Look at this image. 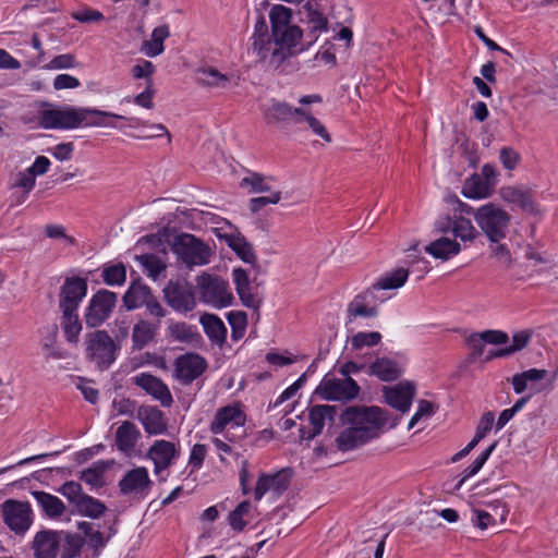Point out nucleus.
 <instances>
[{"label": "nucleus", "mask_w": 558, "mask_h": 558, "mask_svg": "<svg viewBox=\"0 0 558 558\" xmlns=\"http://www.w3.org/2000/svg\"><path fill=\"white\" fill-rule=\"evenodd\" d=\"M375 292L376 291L371 287L355 295L348 304L345 320V328L348 331H353V328H351L350 325L353 324L357 317L373 318L378 315V306L375 302Z\"/></svg>", "instance_id": "f3484780"}, {"label": "nucleus", "mask_w": 558, "mask_h": 558, "mask_svg": "<svg viewBox=\"0 0 558 558\" xmlns=\"http://www.w3.org/2000/svg\"><path fill=\"white\" fill-rule=\"evenodd\" d=\"M434 231L439 234L451 233L453 239H459L463 243L473 242L480 235L471 219L461 215L439 216L434 222Z\"/></svg>", "instance_id": "f8f14e48"}, {"label": "nucleus", "mask_w": 558, "mask_h": 558, "mask_svg": "<svg viewBox=\"0 0 558 558\" xmlns=\"http://www.w3.org/2000/svg\"><path fill=\"white\" fill-rule=\"evenodd\" d=\"M85 545V537L78 533L69 531L62 532L61 555L60 558H77L82 554Z\"/></svg>", "instance_id": "79ce46f5"}, {"label": "nucleus", "mask_w": 558, "mask_h": 558, "mask_svg": "<svg viewBox=\"0 0 558 558\" xmlns=\"http://www.w3.org/2000/svg\"><path fill=\"white\" fill-rule=\"evenodd\" d=\"M199 323L204 328V332L208 339L221 347L227 340V327L223 322L215 314H204L199 318Z\"/></svg>", "instance_id": "f704fd0d"}, {"label": "nucleus", "mask_w": 558, "mask_h": 558, "mask_svg": "<svg viewBox=\"0 0 558 558\" xmlns=\"http://www.w3.org/2000/svg\"><path fill=\"white\" fill-rule=\"evenodd\" d=\"M142 266L147 272V276L156 280L160 274L166 270V265L155 254H143L138 257Z\"/></svg>", "instance_id": "6e6d98bb"}, {"label": "nucleus", "mask_w": 558, "mask_h": 558, "mask_svg": "<svg viewBox=\"0 0 558 558\" xmlns=\"http://www.w3.org/2000/svg\"><path fill=\"white\" fill-rule=\"evenodd\" d=\"M61 326L68 342H77L78 335L82 331V323L78 318L77 311H61Z\"/></svg>", "instance_id": "c03bdc74"}, {"label": "nucleus", "mask_w": 558, "mask_h": 558, "mask_svg": "<svg viewBox=\"0 0 558 558\" xmlns=\"http://www.w3.org/2000/svg\"><path fill=\"white\" fill-rule=\"evenodd\" d=\"M340 407L329 404H316L311 408L308 413V420L312 427L322 432L325 425V421L335 422L338 415Z\"/></svg>", "instance_id": "a19ab883"}, {"label": "nucleus", "mask_w": 558, "mask_h": 558, "mask_svg": "<svg viewBox=\"0 0 558 558\" xmlns=\"http://www.w3.org/2000/svg\"><path fill=\"white\" fill-rule=\"evenodd\" d=\"M87 278L80 276L66 277L59 291L60 311H78V307L87 295Z\"/></svg>", "instance_id": "4468645a"}, {"label": "nucleus", "mask_w": 558, "mask_h": 558, "mask_svg": "<svg viewBox=\"0 0 558 558\" xmlns=\"http://www.w3.org/2000/svg\"><path fill=\"white\" fill-rule=\"evenodd\" d=\"M232 278L235 291L242 304L247 308H258L260 301L251 292V282L247 271L243 268H234L232 270Z\"/></svg>", "instance_id": "bb28decb"}, {"label": "nucleus", "mask_w": 558, "mask_h": 558, "mask_svg": "<svg viewBox=\"0 0 558 558\" xmlns=\"http://www.w3.org/2000/svg\"><path fill=\"white\" fill-rule=\"evenodd\" d=\"M153 294L151 289L141 283L140 280L132 281L125 291L122 301L128 311H133L145 305L149 296Z\"/></svg>", "instance_id": "72a5a7b5"}, {"label": "nucleus", "mask_w": 558, "mask_h": 558, "mask_svg": "<svg viewBox=\"0 0 558 558\" xmlns=\"http://www.w3.org/2000/svg\"><path fill=\"white\" fill-rule=\"evenodd\" d=\"M171 250L187 265H206L211 254L207 244L190 233L174 236Z\"/></svg>", "instance_id": "39448f33"}, {"label": "nucleus", "mask_w": 558, "mask_h": 558, "mask_svg": "<svg viewBox=\"0 0 558 558\" xmlns=\"http://www.w3.org/2000/svg\"><path fill=\"white\" fill-rule=\"evenodd\" d=\"M149 485L148 472L143 466L129 471L119 482V488L123 495L143 492Z\"/></svg>", "instance_id": "cd10ccee"}, {"label": "nucleus", "mask_w": 558, "mask_h": 558, "mask_svg": "<svg viewBox=\"0 0 558 558\" xmlns=\"http://www.w3.org/2000/svg\"><path fill=\"white\" fill-rule=\"evenodd\" d=\"M475 221L490 243L506 238L511 216L495 203H487L476 209Z\"/></svg>", "instance_id": "20e7f679"}, {"label": "nucleus", "mask_w": 558, "mask_h": 558, "mask_svg": "<svg viewBox=\"0 0 558 558\" xmlns=\"http://www.w3.org/2000/svg\"><path fill=\"white\" fill-rule=\"evenodd\" d=\"M108 468V463L105 461H97L94 466L84 470L81 474V480L92 487H102L105 485L104 482V473Z\"/></svg>", "instance_id": "603ef678"}, {"label": "nucleus", "mask_w": 558, "mask_h": 558, "mask_svg": "<svg viewBox=\"0 0 558 558\" xmlns=\"http://www.w3.org/2000/svg\"><path fill=\"white\" fill-rule=\"evenodd\" d=\"M63 530L38 531L32 542L35 558H57L62 543Z\"/></svg>", "instance_id": "a211bd4d"}, {"label": "nucleus", "mask_w": 558, "mask_h": 558, "mask_svg": "<svg viewBox=\"0 0 558 558\" xmlns=\"http://www.w3.org/2000/svg\"><path fill=\"white\" fill-rule=\"evenodd\" d=\"M167 337L180 341V342H191L199 335L195 331V327L187 325L184 322H172L167 328Z\"/></svg>", "instance_id": "de8ad7c7"}, {"label": "nucleus", "mask_w": 558, "mask_h": 558, "mask_svg": "<svg viewBox=\"0 0 558 558\" xmlns=\"http://www.w3.org/2000/svg\"><path fill=\"white\" fill-rule=\"evenodd\" d=\"M302 114H305V109L292 107L284 101H274L265 112V121L268 124H278L293 121L294 123L302 122Z\"/></svg>", "instance_id": "4be33fe9"}, {"label": "nucleus", "mask_w": 558, "mask_h": 558, "mask_svg": "<svg viewBox=\"0 0 558 558\" xmlns=\"http://www.w3.org/2000/svg\"><path fill=\"white\" fill-rule=\"evenodd\" d=\"M245 418V414L239 405L229 404L217 411L209 429L213 434H220L229 424H232V426H243Z\"/></svg>", "instance_id": "393cba45"}, {"label": "nucleus", "mask_w": 558, "mask_h": 558, "mask_svg": "<svg viewBox=\"0 0 558 558\" xmlns=\"http://www.w3.org/2000/svg\"><path fill=\"white\" fill-rule=\"evenodd\" d=\"M133 383L147 395L158 400L163 408H170L173 403L172 395L168 386L157 376L150 373H140L132 378Z\"/></svg>", "instance_id": "6ab92c4d"}, {"label": "nucleus", "mask_w": 558, "mask_h": 558, "mask_svg": "<svg viewBox=\"0 0 558 558\" xmlns=\"http://www.w3.org/2000/svg\"><path fill=\"white\" fill-rule=\"evenodd\" d=\"M360 390L353 378H336L327 374L315 389V393L324 400L347 402L356 398Z\"/></svg>", "instance_id": "1a4fd4ad"}, {"label": "nucleus", "mask_w": 558, "mask_h": 558, "mask_svg": "<svg viewBox=\"0 0 558 558\" xmlns=\"http://www.w3.org/2000/svg\"><path fill=\"white\" fill-rule=\"evenodd\" d=\"M138 417L148 435H160L167 429L163 413L156 407L140 409Z\"/></svg>", "instance_id": "c9c22d12"}, {"label": "nucleus", "mask_w": 558, "mask_h": 558, "mask_svg": "<svg viewBox=\"0 0 558 558\" xmlns=\"http://www.w3.org/2000/svg\"><path fill=\"white\" fill-rule=\"evenodd\" d=\"M292 477L291 469H282L274 474H269L271 485V495L279 498L289 488Z\"/></svg>", "instance_id": "3c124183"}, {"label": "nucleus", "mask_w": 558, "mask_h": 558, "mask_svg": "<svg viewBox=\"0 0 558 558\" xmlns=\"http://www.w3.org/2000/svg\"><path fill=\"white\" fill-rule=\"evenodd\" d=\"M494 421H495V415L493 412L488 411V412H485L481 420H480V423L476 427V432H475V435L474 437L472 438V440L469 442V445H471L473 448H475L477 446V444L486 436V434L492 429L493 427V424H494Z\"/></svg>", "instance_id": "052dcab7"}, {"label": "nucleus", "mask_w": 558, "mask_h": 558, "mask_svg": "<svg viewBox=\"0 0 558 558\" xmlns=\"http://www.w3.org/2000/svg\"><path fill=\"white\" fill-rule=\"evenodd\" d=\"M558 377V369L549 373L546 369L530 368L522 373H517L511 378L513 391L517 395L523 393L527 389V383H531V393H541L551 391Z\"/></svg>", "instance_id": "0eeeda50"}, {"label": "nucleus", "mask_w": 558, "mask_h": 558, "mask_svg": "<svg viewBox=\"0 0 558 558\" xmlns=\"http://www.w3.org/2000/svg\"><path fill=\"white\" fill-rule=\"evenodd\" d=\"M140 436L141 433L135 424L130 421H125L116 432V446L120 451L128 452L135 447Z\"/></svg>", "instance_id": "e433bc0d"}, {"label": "nucleus", "mask_w": 558, "mask_h": 558, "mask_svg": "<svg viewBox=\"0 0 558 558\" xmlns=\"http://www.w3.org/2000/svg\"><path fill=\"white\" fill-rule=\"evenodd\" d=\"M252 39L253 51L257 53L260 60H265L270 49L272 37L269 35L268 25L263 14H259L256 19Z\"/></svg>", "instance_id": "473e14b6"}, {"label": "nucleus", "mask_w": 558, "mask_h": 558, "mask_svg": "<svg viewBox=\"0 0 558 558\" xmlns=\"http://www.w3.org/2000/svg\"><path fill=\"white\" fill-rule=\"evenodd\" d=\"M144 307L146 310V314L154 319L153 322H158L159 324L169 313L154 294L149 296Z\"/></svg>", "instance_id": "680f3d73"}, {"label": "nucleus", "mask_w": 558, "mask_h": 558, "mask_svg": "<svg viewBox=\"0 0 558 558\" xmlns=\"http://www.w3.org/2000/svg\"><path fill=\"white\" fill-rule=\"evenodd\" d=\"M269 20L271 43L274 41L278 46L271 52L270 62L278 68L287 58L301 52L300 49H293L301 43L303 31L298 25L291 24L292 11L282 4H275L271 8Z\"/></svg>", "instance_id": "f03ea898"}, {"label": "nucleus", "mask_w": 558, "mask_h": 558, "mask_svg": "<svg viewBox=\"0 0 558 558\" xmlns=\"http://www.w3.org/2000/svg\"><path fill=\"white\" fill-rule=\"evenodd\" d=\"M386 402L393 409L405 413L412 405L415 396V385L411 381H401L395 387H384Z\"/></svg>", "instance_id": "aec40b11"}, {"label": "nucleus", "mask_w": 558, "mask_h": 558, "mask_svg": "<svg viewBox=\"0 0 558 558\" xmlns=\"http://www.w3.org/2000/svg\"><path fill=\"white\" fill-rule=\"evenodd\" d=\"M83 108L45 109L39 113V125L46 130H72L81 126L85 120Z\"/></svg>", "instance_id": "9b49d317"}, {"label": "nucleus", "mask_w": 558, "mask_h": 558, "mask_svg": "<svg viewBox=\"0 0 558 558\" xmlns=\"http://www.w3.org/2000/svg\"><path fill=\"white\" fill-rule=\"evenodd\" d=\"M147 456L153 460L154 471L158 474L173 463V460L179 457V450L173 442L158 439L150 446Z\"/></svg>", "instance_id": "412c9836"}, {"label": "nucleus", "mask_w": 558, "mask_h": 558, "mask_svg": "<svg viewBox=\"0 0 558 558\" xmlns=\"http://www.w3.org/2000/svg\"><path fill=\"white\" fill-rule=\"evenodd\" d=\"M208 363L198 353L187 352L174 360V377L184 386L191 385L205 373Z\"/></svg>", "instance_id": "dca6fc26"}, {"label": "nucleus", "mask_w": 558, "mask_h": 558, "mask_svg": "<svg viewBox=\"0 0 558 558\" xmlns=\"http://www.w3.org/2000/svg\"><path fill=\"white\" fill-rule=\"evenodd\" d=\"M301 22L307 25L306 38L308 39L300 48V51L307 50L319 37L323 32L328 31V19L323 13L318 3L307 1L300 11Z\"/></svg>", "instance_id": "2eb2a0df"}, {"label": "nucleus", "mask_w": 558, "mask_h": 558, "mask_svg": "<svg viewBox=\"0 0 558 558\" xmlns=\"http://www.w3.org/2000/svg\"><path fill=\"white\" fill-rule=\"evenodd\" d=\"M196 81L202 86L223 88L229 82L227 75L211 66L199 68L196 71Z\"/></svg>", "instance_id": "49530a36"}, {"label": "nucleus", "mask_w": 558, "mask_h": 558, "mask_svg": "<svg viewBox=\"0 0 558 558\" xmlns=\"http://www.w3.org/2000/svg\"><path fill=\"white\" fill-rule=\"evenodd\" d=\"M240 185L241 187L250 186V193H265L271 191L267 179L258 172H251L250 175L244 177Z\"/></svg>", "instance_id": "4d7b16f0"}, {"label": "nucleus", "mask_w": 558, "mask_h": 558, "mask_svg": "<svg viewBox=\"0 0 558 558\" xmlns=\"http://www.w3.org/2000/svg\"><path fill=\"white\" fill-rule=\"evenodd\" d=\"M368 375L376 376L381 381H393L402 375V368L395 360L377 357L367 367Z\"/></svg>", "instance_id": "7c9ffc66"}, {"label": "nucleus", "mask_w": 558, "mask_h": 558, "mask_svg": "<svg viewBox=\"0 0 558 558\" xmlns=\"http://www.w3.org/2000/svg\"><path fill=\"white\" fill-rule=\"evenodd\" d=\"M162 293L166 303L178 313L186 314L196 306L194 286L184 278L170 279Z\"/></svg>", "instance_id": "423d86ee"}, {"label": "nucleus", "mask_w": 558, "mask_h": 558, "mask_svg": "<svg viewBox=\"0 0 558 558\" xmlns=\"http://www.w3.org/2000/svg\"><path fill=\"white\" fill-rule=\"evenodd\" d=\"M156 68L153 62L148 60H140L137 64H135L132 70V76L136 80L146 78L147 82L151 80L153 74L155 73Z\"/></svg>", "instance_id": "774afa93"}, {"label": "nucleus", "mask_w": 558, "mask_h": 558, "mask_svg": "<svg viewBox=\"0 0 558 558\" xmlns=\"http://www.w3.org/2000/svg\"><path fill=\"white\" fill-rule=\"evenodd\" d=\"M425 252L436 259L448 260L461 252V244L456 239L442 234L426 245Z\"/></svg>", "instance_id": "c85d7f7f"}, {"label": "nucleus", "mask_w": 558, "mask_h": 558, "mask_svg": "<svg viewBox=\"0 0 558 558\" xmlns=\"http://www.w3.org/2000/svg\"><path fill=\"white\" fill-rule=\"evenodd\" d=\"M281 199V192H272L269 196H259L250 199V210L252 213H258L269 204H278Z\"/></svg>", "instance_id": "338daca9"}, {"label": "nucleus", "mask_w": 558, "mask_h": 558, "mask_svg": "<svg viewBox=\"0 0 558 558\" xmlns=\"http://www.w3.org/2000/svg\"><path fill=\"white\" fill-rule=\"evenodd\" d=\"M101 277L107 286H122L126 280V268L122 263L106 264Z\"/></svg>", "instance_id": "8fccbe9b"}, {"label": "nucleus", "mask_w": 558, "mask_h": 558, "mask_svg": "<svg viewBox=\"0 0 558 558\" xmlns=\"http://www.w3.org/2000/svg\"><path fill=\"white\" fill-rule=\"evenodd\" d=\"M170 36L168 25L155 27L151 32L150 40H145L142 45V51L150 58L161 54L165 50L163 41Z\"/></svg>", "instance_id": "58836bf2"}, {"label": "nucleus", "mask_w": 558, "mask_h": 558, "mask_svg": "<svg viewBox=\"0 0 558 558\" xmlns=\"http://www.w3.org/2000/svg\"><path fill=\"white\" fill-rule=\"evenodd\" d=\"M461 193L464 197L471 199L485 198L490 194V186L482 175L473 173L464 181Z\"/></svg>", "instance_id": "ea45409f"}, {"label": "nucleus", "mask_w": 558, "mask_h": 558, "mask_svg": "<svg viewBox=\"0 0 558 558\" xmlns=\"http://www.w3.org/2000/svg\"><path fill=\"white\" fill-rule=\"evenodd\" d=\"M500 196L505 202L517 205L525 213H537L532 191L523 185L504 186L500 189Z\"/></svg>", "instance_id": "b1692460"}, {"label": "nucleus", "mask_w": 558, "mask_h": 558, "mask_svg": "<svg viewBox=\"0 0 558 558\" xmlns=\"http://www.w3.org/2000/svg\"><path fill=\"white\" fill-rule=\"evenodd\" d=\"M381 333L378 331H360L352 336L351 345L355 350H360L364 347H375L381 341Z\"/></svg>", "instance_id": "13d9d810"}, {"label": "nucleus", "mask_w": 558, "mask_h": 558, "mask_svg": "<svg viewBox=\"0 0 558 558\" xmlns=\"http://www.w3.org/2000/svg\"><path fill=\"white\" fill-rule=\"evenodd\" d=\"M4 524L15 534L23 535L33 524V510L27 501L8 499L1 505Z\"/></svg>", "instance_id": "ddd939ff"}, {"label": "nucleus", "mask_w": 558, "mask_h": 558, "mask_svg": "<svg viewBox=\"0 0 558 558\" xmlns=\"http://www.w3.org/2000/svg\"><path fill=\"white\" fill-rule=\"evenodd\" d=\"M159 323L147 319L138 320L132 331V349L133 351L143 350L150 341L155 339L159 331Z\"/></svg>", "instance_id": "c756f323"}, {"label": "nucleus", "mask_w": 558, "mask_h": 558, "mask_svg": "<svg viewBox=\"0 0 558 558\" xmlns=\"http://www.w3.org/2000/svg\"><path fill=\"white\" fill-rule=\"evenodd\" d=\"M227 320L231 327V338L234 341L244 337L247 326V315L242 311H231L227 314Z\"/></svg>", "instance_id": "864d4df0"}, {"label": "nucleus", "mask_w": 558, "mask_h": 558, "mask_svg": "<svg viewBox=\"0 0 558 558\" xmlns=\"http://www.w3.org/2000/svg\"><path fill=\"white\" fill-rule=\"evenodd\" d=\"M57 492L64 496L73 507H75L85 495L82 485L75 481L65 482Z\"/></svg>", "instance_id": "bf43d9fd"}, {"label": "nucleus", "mask_w": 558, "mask_h": 558, "mask_svg": "<svg viewBox=\"0 0 558 558\" xmlns=\"http://www.w3.org/2000/svg\"><path fill=\"white\" fill-rule=\"evenodd\" d=\"M196 282L204 302L216 307H227L232 304L233 295L228 282L223 279L204 272L197 277Z\"/></svg>", "instance_id": "9d476101"}, {"label": "nucleus", "mask_w": 558, "mask_h": 558, "mask_svg": "<svg viewBox=\"0 0 558 558\" xmlns=\"http://www.w3.org/2000/svg\"><path fill=\"white\" fill-rule=\"evenodd\" d=\"M438 407L435 403L424 399L420 400L417 410L411 417L408 428L412 429L422 417L434 415Z\"/></svg>", "instance_id": "e2e57ef3"}, {"label": "nucleus", "mask_w": 558, "mask_h": 558, "mask_svg": "<svg viewBox=\"0 0 558 558\" xmlns=\"http://www.w3.org/2000/svg\"><path fill=\"white\" fill-rule=\"evenodd\" d=\"M74 508L78 514L92 519L100 518L107 510L102 501L87 494L82 497Z\"/></svg>", "instance_id": "a18cd8bd"}, {"label": "nucleus", "mask_w": 558, "mask_h": 558, "mask_svg": "<svg viewBox=\"0 0 558 558\" xmlns=\"http://www.w3.org/2000/svg\"><path fill=\"white\" fill-rule=\"evenodd\" d=\"M409 277V271L405 268H397L380 277L372 288L378 290H392L401 288Z\"/></svg>", "instance_id": "37998d69"}, {"label": "nucleus", "mask_w": 558, "mask_h": 558, "mask_svg": "<svg viewBox=\"0 0 558 558\" xmlns=\"http://www.w3.org/2000/svg\"><path fill=\"white\" fill-rule=\"evenodd\" d=\"M104 523L105 525L108 524L107 531L100 532L98 529L85 538V544H87L92 551L90 556H86L85 558H98L108 542L117 534L116 519L111 521L105 520Z\"/></svg>", "instance_id": "2f4dec72"}, {"label": "nucleus", "mask_w": 558, "mask_h": 558, "mask_svg": "<svg viewBox=\"0 0 558 558\" xmlns=\"http://www.w3.org/2000/svg\"><path fill=\"white\" fill-rule=\"evenodd\" d=\"M228 246L241 258L244 263L254 265L257 262L254 253L253 245L242 234H228L226 235Z\"/></svg>", "instance_id": "4c0bfd02"}, {"label": "nucleus", "mask_w": 558, "mask_h": 558, "mask_svg": "<svg viewBox=\"0 0 558 558\" xmlns=\"http://www.w3.org/2000/svg\"><path fill=\"white\" fill-rule=\"evenodd\" d=\"M499 160L505 169L514 170L521 161L520 154L510 146H504L499 151Z\"/></svg>", "instance_id": "0e129e2a"}, {"label": "nucleus", "mask_w": 558, "mask_h": 558, "mask_svg": "<svg viewBox=\"0 0 558 558\" xmlns=\"http://www.w3.org/2000/svg\"><path fill=\"white\" fill-rule=\"evenodd\" d=\"M340 422L347 426L337 437L336 446L341 452L352 451L380 437L385 426L395 428L401 416L376 405L340 407Z\"/></svg>", "instance_id": "f257e3e1"}, {"label": "nucleus", "mask_w": 558, "mask_h": 558, "mask_svg": "<svg viewBox=\"0 0 558 558\" xmlns=\"http://www.w3.org/2000/svg\"><path fill=\"white\" fill-rule=\"evenodd\" d=\"M83 117L85 120L82 125L84 126H107V128H120L114 120H129L134 123V125L143 124V122L137 118H126L124 116H120L113 112L104 111L94 108H83Z\"/></svg>", "instance_id": "5701e85b"}, {"label": "nucleus", "mask_w": 558, "mask_h": 558, "mask_svg": "<svg viewBox=\"0 0 558 558\" xmlns=\"http://www.w3.org/2000/svg\"><path fill=\"white\" fill-rule=\"evenodd\" d=\"M85 344L86 360L101 372L108 369L116 362L120 352V344L106 330L88 332Z\"/></svg>", "instance_id": "7ed1b4c3"}, {"label": "nucleus", "mask_w": 558, "mask_h": 558, "mask_svg": "<svg viewBox=\"0 0 558 558\" xmlns=\"http://www.w3.org/2000/svg\"><path fill=\"white\" fill-rule=\"evenodd\" d=\"M302 121H306L312 132L319 136L322 140H324L327 143L331 142V136L326 130V128L322 124V122L318 119L313 117L308 110H305V114H302Z\"/></svg>", "instance_id": "69168bd1"}, {"label": "nucleus", "mask_w": 558, "mask_h": 558, "mask_svg": "<svg viewBox=\"0 0 558 558\" xmlns=\"http://www.w3.org/2000/svg\"><path fill=\"white\" fill-rule=\"evenodd\" d=\"M497 447V441H494L489 447H487L473 462L471 465H469L463 472L462 477L459 480V482L456 484L454 489L459 490L463 483L477 474L480 470L483 468V465L486 463L493 451Z\"/></svg>", "instance_id": "09e8293b"}, {"label": "nucleus", "mask_w": 558, "mask_h": 558, "mask_svg": "<svg viewBox=\"0 0 558 558\" xmlns=\"http://www.w3.org/2000/svg\"><path fill=\"white\" fill-rule=\"evenodd\" d=\"M250 510L251 502L248 500H243L229 513L228 523L233 531L239 533L245 529L247 522L244 520V517L248 514Z\"/></svg>", "instance_id": "5fc2aeb1"}, {"label": "nucleus", "mask_w": 558, "mask_h": 558, "mask_svg": "<svg viewBox=\"0 0 558 558\" xmlns=\"http://www.w3.org/2000/svg\"><path fill=\"white\" fill-rule=\"evenodd\" d=\"M118 295L107 289H100L92 295L84 312L85 324L89 328L101 326L112 314Z\"/></svg>", "instance_id": "6e6552de"}, {"label": "nucleus", "mask_w": 558, "mask_h": 558, "mask_svg": "<svg viewBox=\"0 0 558 558\" xmlns=\"http://www.w3.org/2000/svg\"><path fill=\"white\" fill-rule=\"evenodd\" d=\"M31 494L36 500L41 514L50 520L62 517L66 510L64 502L52 494L43 490H33Z\"/></svg>", "instance_id": "a878e982"}]
</instances>
